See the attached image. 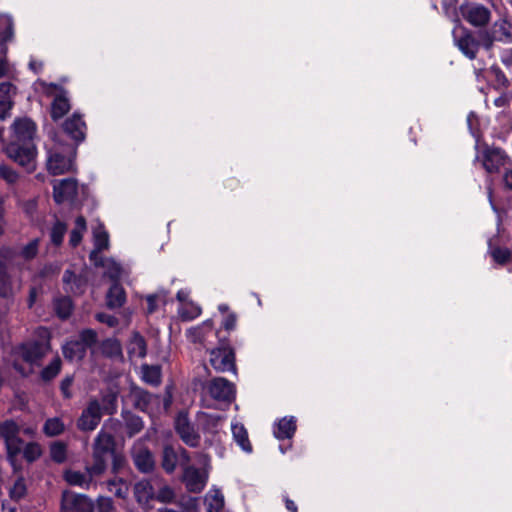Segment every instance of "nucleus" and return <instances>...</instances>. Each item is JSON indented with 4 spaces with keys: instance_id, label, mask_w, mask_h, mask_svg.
<instances>
[{
    "instance_id": "nucleus-63",
    "label": "nucleus",
    "mask_w": 512,
    "mask_h": 512,
    "mask_svg": "<svg viewBox=\"0 0 512 512\" xmlns=\"http://www.w3.org/2000/svg\"><path fill=\"white\" fill-rule=\"evenodd\" d=\"M73 379L71 377H66L61 382V391L66 398L71 396L70 387L72 385Z\"/></svg>"
},
{
    "instance_id": "nucleus-37",
    "label": "nucleus",
    "mask_w": 512,
    "mask_h": 512,
    "mask_svg": "<svg viewBox=\"0 0 512 512\" xmlns=\"http://www.w3.org/2000/svg\"><path fill=\"white\" fill-rule=\"evenodd\" d=\"M86 228L87 227L85 218L82 216L77 217L75 220V227L73 228L70 234L69 242L71 246L75 247L81 242L83 234L86 231Z\"/></svg>"
},
{
    "instance_id": "nucleus-31",
    "label": "nucleus",
    "mask_w": 512,
    "mask_h": 512,
    "mask_svg": "<svg viewBox=\"0 0 512 512\" xmlns=\"http://www.w3.org/2000/svg\"><path fill=\"white\" fill-rule=\"evenodd\" d=\"M208 512H220L224 507V496L218 489L210 490L205 496Z\"/></svg>"
},
{
    "instance_id": "nucleus-44",
    "label": "nucleus",
    "mask_w": 512,
    "mask_h": 512,
    "mask_svg": "<svg viewBox=\"0 0 512 512\" xmlns=\"http://www.w3.org/2000/svg\"><path fill=\"white\" fill-rule=\"evenodd\" d=\"M161 401L159 396L152 395L146 391H139L138 392V406L146 410L149 408V405L151 404H159Z\"/></svg>"
},
{
    "instance_id": "nucleus-27",
    "label": "nucleus",
    "mask_w": 512,
    "mask_h": 512,
    "mask_svg": "<svg viewBox=\"0 0 512 512\" xmlns=\"http://www.w3.org/2000/svg\"><path fill=\"white\" fill-rule=\"evenodd\" d=\"M126 301V294L121 285L115 283L111 286L107 294V305L110 308H119Z\"/></svg>"
},
{
    "instance_id": "nucleus-6",
    "label": "nucleus",
    "mask_w": 512,
    "mask_h": 512,
    "mask_svg": "<svg viewBox=\"0 0 512 512\" xmlns=\"http://www.w3.org/2000/svg\"><path fill=\"white\" fill-rule=\"evenodd\" d=\"M210 363L218 372L232 371L236 373L235 355L234 351L230 347L211 350Z\"/></svg>"
},
{
    "instance_id": "nucleus-5",
    "label": "nucleus",
    "mask_w": 512,
    "mask_h": 512,
    "mask_svg": "<svg viewBox=\"0 0 512 512\" xmlns=\"http://www.w3.org/2000/svg\"><path fill=\"white\" fill-rule=\"evenodd\" d=\"M62 512H93L94 505L91 499L85 495H77L69 491L62 494Z\"/></svg>"
},
{
    "instance_id": "nucleus-23",
    "label": "nucleus",
    "mask_w": 512,
    "mask_h": 512,
    "mask_svg": "<svg viewBox=\"0 0 512 512\" xmlns=\"http://www.w3.org/2000/svg\"><path fill=\"white\" fill-rule=\"evenodd\" d=\"M13 20L8 15H0V56L5 53L4 44L14 36Z\"/></svg>"
},
{
    "instance_id": "nucleus-21",
    "label": "nucleus",
    "mask_w": 512,
    "mask_h": 512,
    "mask_svg": "<svg viewBox=\"0 0 512 512\" xmlns=\"http://www.w3.org/2000/svg\"><path fill=\"white\" fill-rule=\"evenodd\" d=\"M63 282L65 285V289L68 292L74 294H81L84 292L87 279L82 276H76L72 271L67 270L63 276Z\"/></svg>"
},
{
    "instance_id": "nucleus-34",
    "label": "nucleus",
    "mask_w": 512,
    "mask_h": 512,
    "mask_svg": "<svg viewBox=\"0 0 512 512\" xmlns=\"http://www.w3.org/2000/svg\"><path fill=\"white\" fill-rule=\"evenodd\" d=\"M491 33L497 41L508 40L511 38V25L506 19H499L494 23Z\"/></svg>"
},
{
    "instance_id": "nucleus-7",
    "label": "nucleus",
    "mask_w": 512,
    "mask_h": 512,
    "mask_svg": "<svg viewBox=\"0 0 512 512\" xmlns=\"http://www.w3.org/2000/svg\"><path fill=\"white\" fill-rule=\"evenodd\" d=\"M460 10L463 18L474 27L486 26L491 18L490 10L480 4H466Z\"/></svg>"
},
{
    "instance_id": "nucleus-48",
    "label": "nucleus",
    "mask_w": 512,
    "mask_h": 512,
    "mask_svg": "<svg viewBox=\"0 0 512 512\" xmlns=\"http://www.w3.org/2000/svg\"><path fill=\"white\" fill-rule=\"evenodd\" d=\"M41 447L36 443H29L25 446L23 455L28 462H33L41 456Z\"/></svg>"
},
{
    "instance_id": "nucleus-19",
    "label": "nucleus",
    "mask_w": 512,
    "mask_h": 512,
    "mask_svg": "<svg viewBox=\"0 0 512 512\" xmlns=\"http://www.w3.org/2000/svg\"><path fill=\"white\" fill-rule=\"evenodd\" d=\"M296 431V419L291 417H284L280 419L274 426V436L279 439H290Z\"/></svg>"
},
{
    "instance_id": "nucleus-32",
    "label": "nucleus",
    "mask_w": 512,
    "mask_h": 512,
    "mask_svg": "<svg viewBox=\"0 0 512 512\" xmlns=\"http://www.w3.org/2000/svg\"><path fill=\"white\" fill-rule=\"evenodd\" d=\"M134 494L139 503H147L154 497V490L149 481L142 480L135 484Z\"/></svg>"
},
{
    "instance_id": "nucleus-17",
    "label": "nucleus",
    "mask_w": 512,
    "mask_h": 512,
    "mask_svg": "<svg viewBox=\"0 0 512 512\" xmlns=\"http://www.w3.org/2000/svg\"><path fill=\"white\" fill-rule=\"evenodd\" d=\"M64 131L75 141L80 142L85 138L86 125L79 114H73L63 125Z\"/></svg>"
},
{
    "instance_id": "nucleus-52",
    "label": "nucleus",
    "mask_w": 512,
    "mask_h": 512,
    "mask_svg": "<svg viewBox=\"0 0 512 512\" xmlns=\"http://www.w3.org/2000/svg\"><path fill=\"white\" fill-rule=\"evenodd\" d=\"M78 340L80 342H83V344H85L86 348H89L96 343L97 334L92 329H86L81 332L80 338Z\"/></svg>"
},
{
    "instance_id": "nucleus-50",
    "label": "nucleus",
    "mask_w": 512,
    "mask_h": 512,
    "mask_svg": "<svg viewBox=\"0 0 512 512\" xmlns=\"http://www.w3.org/2000/svg\"><path fill=\"white\" fill-rule=\"evenodd\" d=\"M26 494V485L23 478H18L10 489V496L14 500L23 498Z\"/></svg>"
},
{
    "instance_id": "nucleus-25",
    "label": "nucleus",
    "mask_w": 512,
    "mask_h": 512,
    "mask_svg": "<svg viewBox=\"0 0 512 512\" xmlns=\"http://www.w3.org/2000/svg\"><path fill=\"white\" fill-rule=\"evenodd\" d=\"M127 351L131 358L145 357L147 349L144 338L140 334L134 333L128 343Z\"/></svg>"
},
{
    "instance_id": "nucleus-42",
    "label": "nucleus",
    "mask_w": 512,
    "mask_h": 512,
    "mask_svg": "<svg viewBox=\"0 0 512 512\" xmlns=\"http://www.w3.org/2000/svg\"><path fill=\"white\" fill-rule=\"evenodd\" d=\"M12 295V286L10 277L6 272V268L0 265V296L9 297Z\"/></svg>"
},
{
    "instance_id": "nucleus-38",
    "label": "nucleus",
    "mask_w": 512,
    "mask_h": 512,
    "mask_svg": "<svg viewBox=\"0 0 512 512\" xmlns=\"http://www.w3.org/2000/svg\"><path fill=\"white\" fill-rule=\"evenodd\" d=\"M54 309L60 318L65 319L69 317L72 311L71 299L68 297L57 298L54 301Z\"/></svg>"
},
{
    "instance_id": "nucleus-8",
    "label": "nucleus",
    "mask_w": 512,
    "mask_h": 512,
    "mask_svg": "<svg viewBox=\"0 0 512 512\" xmlns=\"http://www.w3.org/2000/svg\"><path fill=\"white\" fill-rule=\"evenodd\" d=\"M101 417L102 411L98 400H91L78 420V427L83 431H92L99 424Z\"/></svg>"
},
{
    "instance_id": "nucleus-51",
    "label": "nucleus",
    "mask_w": 512,
    "mask_h": 512,
    "mask_svg": "<svg viewBox=\"0 0 512 512\" xmlns=\"http://www.w3.org/2000/svg\"><path fill=\"white\" fill-rule=\"evenodd\" d=\"M38 246L39 239H33L26 246L23 247L21 251V256L26 260L34 258L38 253Z\"/></svg>"
},
{
    "instance_id": "nucleus-20",
    "label": "nucleus",
    "mask_w": 512,
    "mask_h": 512,
    "mask_svg": "<svg viewBox=\"0 0 512 512\" xmlns=\"http://www.w3.org/2000/svg\"><path fill=\"white\" fill-rule=\"evenodd\" d=\"M46 347L38 342L23 344L19 348L21 357L29 363H34L45 354Z\"/></svg>"
},
{
    "instance_id": "nucleus-12",
    "label": "nucleus",
    "mask_w": 512,
    "mask_h": 512,
    "mask_svg": "<svg viewBox=\"0 0 512 512\" xmlns=\"http://www.w3.org/2000/svg\"><path fill=\"white\" fill-rule=\"evenodd\" d=\"M77 194V182L68 178L55 181L53 184V196L57 203L72 200Z\"/></svg>"
},
{
    "instance_id": "nucleus-55",
    "label": "nucleus",
    "mask_w": 512,
    "mask_h": 512,
    "mask_svg": "<svg viewBox=\"0 0 512 512\" xmlns=\"http://www.w3.org/2000/svg\"><path fill=\"white\" fill-rule=\"evenodd\" d=\"M175 497L174 491L169 486L162 487L156 494V499L162 503H170Z\"/></svg>"
},
{
    "instance_id": "nucleus-46",
    "label": "nucleus",
    "mask_w": 512,
    "mask_h": 512,
    "mask_svg": "<svg viewBox=\"0 0 512 512\" xmlns=\"http://www.w3.org/2000/svg\"><path fill=\"white\" fill-rule=\"evenodd\" d=\"M67 231V227L64 223L57 221L51 230V241L55 245H60L63 241L64 235Z\"/></svg>"
},
{
    "instance_id": "nucleus-16",
    "label": "nucleus",
    "mask_w": 512,
    "mask_h": 512,
    "mask_svg": "<svg viewBox=\"0 0 512 512\" xmlns=\"http://www.w3.org/2000/svg\"><path fill=\"white\" fill-rule=\"evenodd\" d=\"M94 237V249L90 253V260L98 265V259L101 258L99 255L103 250L108 249L109 247V236L108 233L104 230L102 225H99L93 230Z\"/></svg>"
},
{
    "instance_id": "nucleus-1",
    "label": "nucleus",
    "mask_w": 512,
    "mask_h": 512,
    "mask_svg": "<svg viewBox=\"0 0 512 512\" xmlns=\"http://www.w3.org/2000/svg\"><path fill=\"white\" fill-rule=\"evenodd\" d=\"M475 160L480 162L489 174L499 173L501 168L510 162L509 156L503 149L488 145L477 149Z\"/></svg>"
},
{
    "instance_id": "nucleus-64",
    "label": "nucleus",
    "mask_w": 512,
    "mask_h": 512,
    "mask_svg": "<svg viewBox=\"0 0 512 512\" xmlns=\"http://www.w3.org/2000/svg\"><path fill=\"white\" fill-rule=\"evenodd\" d=\"M501 61L506 66H512V48L504 49L502 51Z\"/></svg>"
},
{
    "instance_id": "nucleus-4",
    "label": "nucleus",
    "mask_w": 512,
    "mask_h": 512,
    "mask_svg": "<svg viewBox=\"0 0 512 512\" xmlns=\"http://www.w3.org/2000/svg\"><path fill=\"white\" fill-rule=\"evenodd\" d=\"M175 429L181 440L190 447H197L200 435L190 423L186 412L178 413L175 419Z\"/></svg>"
},
{
    "instance_id": "nucleus-9",
    "label": "nucleus",
    "mask_w": 512,
    "mask_h": 512,
    "mask_svg": "<svg viewBox=\"0 0 512 512\" xmlns=\"http://www.w3.org/2000/svg\"><path fill=\"white\" fill-rule=\"evenodd\" d=\"M209 394L216 400L230 402L235 397V387L223 377L213 379L208 386Z\"/></svg>"
},
{
    "instance_id": "nucleus-29",
    "label": "nucleus",
    "mask_w": 512,
    "mask_h": 512,
    "mask_svg": "<svg viewBox=\"0 0 512 512\" xmlns=\"http://www.w3.org/2000/svg\"><path fill=\"white\" fill-rule=\"evenodd\" d=\"M97 266L105 268L106 274L113 280L121 278L125 272L124 268L111 258H99Z\"/></svg>"
},
{
    "instance_id": "nucleus-14",
    "label": "nucleus",
    "mask_w": 512,
    "mask_h": 512,
    "mask_svg": "<svg viewBox=\"0 0 512 512\" xmlns=\"http://www.w3.org/2000/svg\"><path fill=\"white\" fill-rule=\"evenodd\" d=\"M16 93L17 89L11 82L0 83V120L9 116Z\"/></svg>"
},
{
    "instance_id": "nucleus-58",
    "label": "nucleus",
    "mask_w": 512,
    "mask_h": 512,
    "mask_svg": "<svg viewBox=\"0 0 512 512\" xmlns=\"http://www.w3.org/2000/svg\"><path fill=\"white\" fill-rule=\"evenodd\" d=\"M0 177L6 180L8 183H14L16 182L18 175L8 166L0 165Z\"/></svg>"
},
{
    "instance_id": "nucleus-15",
    "label": "nucleus",
    "mask_w": 512,
    "mask_h": 512,
    "mask_svg": "<svg viewBox=\"0 0 512 512\" xmlns=\"http://www.w3.org/2000/svg\"><path fill=\"white\" fill-rule=\"evenodd\" d=\"M15 140L28 143L35 134V124L28 118L16 119L12 125Z\"/></svg>"
},
{
    "instance_id": "nucleus-30",
    "label": "nucleus",
    "mask_w": 512,
    "mask_h": 512,
    "mask_svg": "<svg viewBox=\"0 0 512 512\" xmlns=\"http://www.w3.org/2000/svg\"><path fill=\"white\" fill-rule=\"evenodd\" d=\"M232 434L237 444L242 448L243 451L250 453L252 446L248 439V433L242 424H232Z\"/></svg>"
},
{
    "instance_id": "nucleus-10",
    "label": "nucleus",
    "mask_w": 512,
    "mask_h": 512,
    "mask_svg": "<svg viewBox=\"0 0 512 512\" xmlns=\"http://www.w3.org/2000/svg\"><path fill=\"white\" fill-rule=\"evenodd\" d=\"M208 480V471L199 470L193 466H188L184 470L183 481L186 485V488L190 492L199 493L201 492L207 484Z\"/></svg>"
},
{
    "instance_id": "nucleus-59",
    "label": "nucleus",
    "mask_w": 512,
    "mask_h": 512,
    "mask_svg": "<svg viewBox=\"0 0 512 512\" xmlns=\"http://www.w3.org/2000/svg\"><path fill=\"white\" fill-rule=\"evenodd\" d=\"M96 319L99 322L104 323V324H106L109 327H115L118 324V320H117L116 317H114L112 315H109V314H106V313H98V314H96Z\"/></svg>"
},
{
    "instance_id": "nucleus-56",
    "label": "nucleus",
    "mask_w": 512,
    "mask_h": 512,
    "mask_svg": "<svg viewBox=\"0 0 512 512\" xmlns=\"http://www.w3.org/2000/svg\"><path fill=\"white\" fill-rule=\"evenodd\" d=\"M491 255L497 263L504 264L509 260L511 253L506 248H495L491 251Z\"/></svg>"
},
{
    "instance_id": "nucleus-43",
    "label": "nucleus",
    "mask_w": 512,
    "mask_h": 512,
    "mask_svg": "<svg viewBox=\"0 0 512 512\" xmlns=\"http://www.w3.org/2000/svg\"><path fill=\"white\" fill-rule=\"evenodd\" d=\"M18 432L19 427L12 420H8L0 424V434L5 440L18 437Z\"/></svg>"
},
{
    "instance_id": "nucleus-47",
    "label": "nucleus",
    "mask_w": 512,
    "mask_h": 512,
    "mask_svg": "<svg viewBox=\"0 0 512 512\" xmlns=\"http://www.w3.org/2000/svg\"><path fill=\"white\" fill-rule=\"evenodd\" d=\"M179 313L183 319L192 320L200 315L201 309L194 303H188L181 307Z\"/></svg>"
},
{
    "instance_id": "nucleus-35",
    "label": "nucleus",
    "mask_w": 512,
    "mask_h": 512,
    "mask_svg": "<svg viewBox=\"0 0 512 512\" xmlns=\"http://www.w3.org/2000/svg\"><path fill=\"white\" fill-rule=\"evenodd\" d=\"M108 490L118 498H126L129 492L128 483L122 478H115L107 482Z\"/></svg>"
},
{
    "instance_id": "nucleus-13",
    "label": "nucleus",
    "mask_w": 512,
    "mask_h": 512,
    "mask_svg": "<svg viewBox=\"0 0 512 512\" xmlns=\"http://www.w3.org/2000/svg\"><path fill=\"white\" fill-rule=\"evenodd\" d=\"M74 162L71 156H65L59 152L50 154L47 160L48 171L53 175H61L72 171Z\"/></svg>"
},
{
    "instance_id": "nucleus-3",
    "label": "nucleus",
    "mask_w": 512,
    "mask_h": 512,
    "mask_svg": "<svg viewBox=\"0 0 512 512\" xmlns=\"http://www.w3.org/2000/svg\"><path fill=\"white\" fill-rule=\"evenodd\" d=\"M6 154L28 171H32L35 168V150L31 143H23L20 145L19 143L11 142L6 147Z\"/></svg>"
},
{
    "instance_id": "nucleus-62",
    "label": "nucleus",
    "mask_w": 512,
    "mask_h": 512,
    "mask_svg": "<svg viewBox=\"0 0 512 512\" xmlns=\"http://www.w3.org/2000/svg\"><path fill=\"white\" fill-rule=\"evenodd\" d=\"M237 317L234 313L228 314L224 321H223V327L226 330H233L236 327Z\"/></svg>"
},
{
    "instance_id": "nucleus-33",
    "label": "nucleus",
    "mask_w": 512,
    "mask_h": 512,
    "mask_svg": "<svg viewBox=\"0 0 512 512\" xmlns=\"http://www.w3.org/2000/svg\"><path fill=\"white\" fill-rule=\"evenodd\" d=\"M65 480L74 486H79L82 488H89L92 483V477L88 474L81 473L79 471L69 470L65 473Z\"/></svg>"
},
{
    "instance_id": "nucleus-57",
    "label": "nucleus",
    "mask_w": 512,
    "mask_h": 512,
    "mask_svg": "<svg viewBox=\"0 0 512 512\" xmlns=\"http://www.w3.org/2000/svg\"><path fill=\"white\" fill-rule=\"evenodd\" d=\"M127 426L129 429V435L133 436L142 430L143 422L139 417L133 416L128 420Z\"/></svg>"
},
{
    "instance_id": "nucleus-49",
    "label": "nucleus",
    "mask_w": 512,
    "mask_h": 512,
    "mask_svg": "<svg viewBox=\"0 0 512 512\" xmlns=\"http://www.w3.org/2000/svg\"><path fill=\"white\" fill-rule=\"evenodd\" d=\"M50 454L54 461L61 463L66 459V446L60 442L54 443L51 445Z\"/></svg>"
},
{
    "instance_id": "nucleus-2",
    "label": "nucleus",
    "mask_w": 512,
    "mask_h": 512,
    "mask_svg": "<svg viewBox=\"0 0 512 512\" xmlns=\"http://www.w3.org/2000/svg\"><path fill=\"white\" fill-rule=\"evenodd\" d=\"M453 38L459 50L469 59H475L480 47V42L473 36L472 32L462 25L453 29Z\"/></svg>"
},
{
    "instance_id": "nucleus-28",
    "label": "nucleus",
    "mask_w": 512,
    "mask_h": 512,
    "mask_svg": "<svg viewBox=\"0 0 512 512\" xmlns=\"http://www.w3.org/2000/svg\"><path fill=\"white\" fill-rule=\"evenodd\" d=\"M70 110V103L64 93L55 97L51 105V116L54 120L62 118Z\"/></svg>"
},
{
    "instance_id": "nucleus-41",
    "label": "nucleus",
    "mask_w": 512,
    "mask_h": 512,
    "mask_svg": "<svg viewBox=\"0 0 512 512\" xmlns=\"http://www.w3.org/2000/svg\"><path fill=\"white\" fill-rule=\"evenodd\" d=\"M61 369V360L59 357L54 358L51 363L45 367L41 372V377L44 381H49L56 377Z\"/></svg>"
},
{
    "instance_id": "nucleus-60",
    "label": "nucleus",
    "mask_w": 512,
    "mask_h": 512,
    "mask_svg": "<svg viewBox=\"0 0 512 512\" xmlns=\"http://www.w3.org/2000/svg\"><path fill=\"white\" fill-rule=\"evenodd\" d=\"M482 45L485 49L489 50L492 46L494 41H497L495 35H493L491 32H482L480 34Z\"/></svg>"
},
{
    "instance_id": "nucleus-26",
    "label": "nucleus",
    "mask_w": 512,
    "mask_h": 512,
    "mask_svg": "<svg viewBox=\"0 0 512 512\" xmlns=\"http://www.w3.org/2000/svg\"><path fill=\"white\" fill-rule=\"evenodd\" d=\"M213 324L211 321H205L201 325L187 330L186 336L193 343H203L206 335L212 332Z\"/></svg>"
},
{
    "instance_id": "nucleus-39",
    "label": "nucleus",
    "mask_w": 512,
    "mask_h": 512,
    "mask_svg": "<svg viewBox=\"0 0 512 512\" xmlns=\"http://www.w3.org/2000/svg\"><path fill=\"white\" fill-rule=\"evenodd\" d=\"M106 455H97L93 452V464L87 467V472L91 477L99 476L104 473L106 469Z\"/></svg>"
},
{
    "instance_id": "nucleus-53",
    "label": "nucleus",
    "mask_w": 512,
    "mask_h": 512,
    "mask_svg": "<svg viewBox=\"0 0 512 512\" xmlns=\"http://www.w3.org/2000/svg\"><path fill=\"white\" fill-rule=\"evenodd\" d=\"M103 351L111 356L121 354V346L117 340L108 339L103 342Z\"/></svg>"
},
{
    "instance_id": "nucleus-18",
    "label": "nucleus",
    "mask_w": 512,
    "mask_h": 512,
    "mask_svg": "<svg viewBox=\"0 0 512 512\" xmlns=\"http://www.w3.org/2000/svg\"><path fill=\"white\" fill-rule=\"evenodd\" d=\"M223 417L214 414L200 412L197 414V422L206 433L219 434L223 426Z\"/></svg>"
},
{
    "instance_id": "nucleus-61",
    "label": "nucleus",
    "mask_w": 512,
    "mask_h": 512,
    "mask_svg": "<svg viewBox=\"0 0 512 512\" xmlns=\"http://www.w3.org/2000/svg\"><path fill=\"white\" fill-rule=\"evenodd\" d=\"M113 508L112 500L108 497L98 498V512H111Z\"/></svg>"
},
{
    "instance_id": "nucleus-11",
    "label": "nucleus",
    "mask_w": 512,
    "mask_h": 512,
    "mask_svg": "<svg viewBox=\"0 0 512 512\" xmlns=\"http://www.w3.org/2000/svg\"><path fill=\"white\" fill-rule=\"evenodd\" d=\"M132 457L135 466L143 473L153 470L155 462L151 452L144 446L143 442L138 441L132 448Z\"/></svg>"
},
{
    "instance_id": "nucleus-40",
    "label": "nucleus",
    "mask_w": 512,
    "mask_h": 512,
    "mask_svg": "<svg viewBox=\"0 0 512 512\" xmlns=\"http://www.w3.org/2000/svg\"><path fill=\"white\" fill-rule=\"evenodd\" d=\"M177 465V455L173 448L171 447H165L163 450V460H162V467L163 469L168 472L172 473Z\"/></svg>"
},
{
    "instance_id": "nucleus-45",
    "label": "nucleus",
    "mask_w": 512,
    "mask_h": 512,
    "mask_svg": "<svg viewBox=\"0 0 512 512\" xmlns=\"http://www.w3.org/2000/svg\"><path fill=\"white\" fill-rule=\"evenodd\" d=\"M63 429L64 425L58 418L48 419L44 424V432L49 436L59 435Z\"/></svg>"
},
{
    "instance_id": "nucleus-24",
    "label": "nucleus",
    "mask_w": 512,
    "mask_h": 512,
    "mask_svg": "<svg viewBox=\"0 0 512 512\" xmlns=\"http://www.w3.org/2000/svg\"><path fill=\"white\" fill-rule=\"evenodd\" d=\"M86 350L87 348L85 347V344L79 340L68 341L63 346V354L65 358L69 359L70 361L81 360L85 356Z\"/></svg>"
},
{
    "instance_id": "nucleus-36",
    "label": "nucleus",
    "mask_w": 512,
    "mask_h": 512,
    "mask_svg": "<svg viewBox=\"0 0 512 512\" xmlns=\"http://www.w3.org/2000/svg\"><path fill=\"white\" fill-rule=\"evenodd\" d=\"M142 379L150 385H158L161 382V371L157 366L143 365L141 368Z\"/></svg>"
},
{
    "instance_id": "nucleus-54",
    "label": "nucleus",
    "mask_w": 512,
    "mask_h": 512,
    "mask_svg": "<svg viewBox=\"0 0 512 512\" xmlns=\"http://www.w3.org/2000/svg\"><path fill=\"white\" fill-rule=\"evenodd\" d=\"M5 443L9 458L14 457L20 452L22 442L19 437L7 439L5 440Z\"/></svg>"
},
{
    "instance_id": "nucleus-22",
    "label": "nucleus",
    "mask_w": 512,
    "mask_h": 512,
    "mask_svg": "<svg viewBox=\"0 0 512 512\" xmlns=\"http://www.w3.org/2000/svg\"><path fill=\"white\" fill-rule=\"evenodd\" d=\"M114 446V437L111 433L106 432L102 429L97 437L95 438L93 445V452L97 453V455H106L110 451L113 450Z\"/></svg>"
}]
</instances>
